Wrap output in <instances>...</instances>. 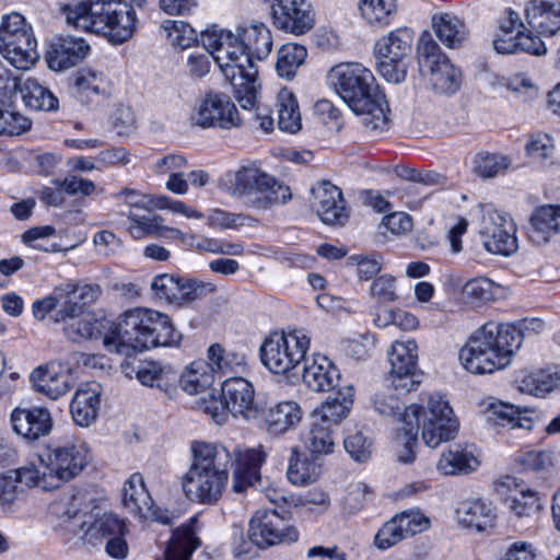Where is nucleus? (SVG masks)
<instances>
[{"label":"nucleus","mask_w":560,"mask_h":560,"mask_svg":"<svg viewBox=\"0 0 560 560\" xmlns=\"http://www.w3.org/2000/svg\"><path fill=\"white\" fill-rule=\"evenodd\" d=\"M192 459L182 477V489L191 502L214 505L226 488L230 469H233L232 490L243 493L260 482V468L266 459L261 447L232 450L222 444L195 441Z\"/></svg>","instance_id":"1"},{"label":"nucleus","mask_w":560,"mask_h":560,"mask_svg":"<svg viewBox=\"0 0 560 560\" xmlns=\"http://www.w3.org/2000/svg\"><path fill=\"white\" fill-rule=\"evenodd\" d=\"M69 25L102 35L113 45L128 42L136 32L137 13L125 0H84L60 8Z\"/></svg>","instance_id":"2"},{"label":"nucleus","mask_w":560,"mask_h":560,"mask_svg":"<svg viewBox=\"0 0 560 560\" xmlns=\"http://www.w3.org/2000/svg\"><path fill=\"white\" fill-rule=\"evenodd\" d=\"M518 348L514 325L488 322L462 347L459 360L472 374L492 373L508 366Z\"/></svg>","instance_id":"3"},{"label":"nucleus","mask_w":560,"mask_h":560,"mask_svg":"<svg viewBox=\"0 0 560 560\" xmlns=\"http://www.w3.org/2000/svg\"><path fill=\"white\" fill-rule=\"evenodd\" d=\"M420 427L424 443L435 448L455 438L459 423L447 399L441 394H432L425 406L410 405L405 410L401 429L412 439Z\"/></svg>","instance_id":"4"},{"label":"nucleus","mask_w":560,"mask_h":560,"mask_svg":"<svg viewBox=\"0 0 560 560\" xmlns=\"http://www.w3.org/2000/svg\"><path fill=\"white\" fill-rule=\"evenodd\" d=\"M329 88L347 105H388L385 91L373 73L358 62L334 66L327 74Z\"/></svg>","instance_id":"5"},{"label":"nucleus","mask_w":560,"mask_h":560,"mask_svg":"<svg viewBox=\"0 0 560 560\" xmlns=\"http://www.w3.org/2000/svg\"><path fill=\"white\" fill-rule=\"evenodd\" d=\"M88 464V448L77 440L51 445L39 457V488L54 490L75 478Z\"/></svg>","instance_id":"6"},{"label":"nucleus","mask_w":560,"mask_h":560,"mask_svg":"<svg viewBox=\"0 0 560 560\" xmlns=\"http://www.w3.org/2000/svg\"><path fill=\"white\" fill-rule=\"evenodd\" d=\"M233 195L245 206L265 210L291 199L288 186L255 166H243L233 175Z\"/></svg>","instance_id":"7"},{"label":"nucleus","mask_w":560,"mask_h":560,"mask_svg":"<svg viewBox=\"0 0 560 560\" xmlns=\"http://www.w3.org/2000/svg\"><path fill=\"white\" fill-rule=\"evenodd\" d=\"M311 338L303 329L273 331L260 346L262 364L275 374H285L305 360Z\"/></svg>","instance_id":"8"},{"label":"nucleus","mask_w":560,"mask_h":560,"mask_svg":"<svg viewBox=\"0 0 560 560\" xmlns=\"http://www.w3.org/2000/svg\"><path fill=\"white\" fill-rule=\"evenodd\" d=\"M412 42V31L398 27L375 43L376 69L387 82L399 84L405 81L411 60Z\"/></svg>","instance_id":"9"},{"label":"nucleus","mask_w":560,"mask_h":560,"mask_svg":"<svg viewBox=\"0 0 560 560\" xmlns=\"http://www.w3.org/2000/svg\"><path fill=\"white\" fill-rule=\"evenodd\" d=\"M32 27L20 13L3 18L0 25V52L16 69L26 70L39 58Z\"/></svg>","instance_id":"10"},{"label":"nucleus","mask_w":560,"mask_h":560,"mask_svg":"<svg viewBox=\"0 0 560 560\" xmlns=\"http://www.w3.org/2000/svg\"><path fill=\"white\" fill-rule=\"evenodd\" d=\"M479 234L487 252L501 256H511L518 248L516 226L513 220L490 205L482 206Z\"/></svg>","instance_id":"11"},{"label":"nucleus","mask_w":560,"mask_h":560,"mask_svg":"<svg viewBox=\"0 0 560 560\" xmlns=\"http://www.w3.org/2000/svg\"><path fill=\"white\" fill-rule=\"evenodd\" d=\"M248 535L255 546L262 549L299 539V530L285 518V513L269 509L256 511L249 523Z\"/></svg>","instance_id":"12"},{"label":"nucleus","mask_w":560,"mask_h":560,"mask_svg":"<svg viewBox=\"0 0 560 560\" xmlns=\"http://www.w3.org/2000/svg\"><path fill=\"white\" fill-rule=\"evenodd\" d=\"M240 32V30H237ZM200 38L206 50L218 63L226 78L235 79V70L244 61V46L240 33L237 35L217 26H211L200 33Z\"/></svg>","instance_id":"13"},{"label":"nucleus","mask_w":560,"mask_h":560,"mask_svg":"<svg viewBox=\"0 0 560 560\" xmlns=\"http://www.w3.org/2000/svg\"><path fill=\"white\" fill-rule=\"evenodd\" d=\"M392 384L397 392L413 390L420 381L417 378L418 347L415 340L395 341L388 353Z\"/></svg>","instance_id":"14"},{"label":"nucleus","mask_w":560,"mask_h":560,"mask_svg":"<svg viewBox=\"0 0 560 560\" xmlns=\"http://www.w3.org/2000/svg\"><path fill=\"white\" fill-rule=\"evenodd\" d=\"M429 520L418 511H405L385 522L374 536L376 549L385 551L401 540L423 532Z\"/></svg>","instance_id":"15"},{"label":"nucleus","mask_w":560,"mask_h":560,"mask_svg":"<svg viewBox=\"0 0 560 560\" xmlns=\"http://www.w3.org/2000/svg\"><path fill=\"white\" fill-rule=\"evenodd\" d=\"M103 346L108 352L122 355L126 359L145 350V343L136 331L127 312L108 324L104 331Z\"/></svg>","instance_id":"16"},{"label":"nucleus","mask_w":560,"mask_h":560,"mask_svg":"<svg viewBox=\"0 0 560 560\" xmlns=\"http://www.w3.org/2000/svg\"><path fill=\"white\" fill-rule=\"evenodd\" d=\"M10 422L13 432L27 442H35L48 435L54 427L50 411L45 407H16L12 410Z\"/></svg>","instance_id":"17"},{"label":"nucleus","mask_w":560,"mask_h":560,"mask_svg":"<svg viewBox=\"0 0 560 560\" xmlns=\"http://www.w3.org/2000/svg\"><path fill=\"white\" fill-rule=\"evenodd\" d=\"M312 207L323 223L343 225L349 213L341 190L329 182H320L312 188Z\"/></svg>","instance_id":"18"},{"label":"nucleus","mask_w":560,"mask_h":560,"mask_svg":"<svg viewBox=\"0 0 560 560\" xmlns=\"http://www.w3.org/2000/svg\"><path fill=\"white\" fill-rule=\"evenodd\" d=\"M221 396L229 412L245 419L257 417L258 408L255 402V390L249 381L242 376H230L221 384Z\"/></svg>","instance_id":"19"},{"label":"nucleus","mask_w":560,"mask_h":560,"mask_svg":"<svg viewBox=\"0 0 560 560\" xmlns=\"http://www.w3.org/2000/svg\"><path fill=\"white\" fill-rule=\"evenodd\" d=\"M89 51L90 46L85 39L59 36L50 42L45 59L50 70L65 71L81 62Z\"/></svg>","instance_id":"20"},{"label":"nucleus","mask_w":560,"mask_h":560,"mask_svg":"<svg viewBox=\"0 0 560 560\" xmlns=\"http://www.w3.org/2000/svg\"><path fill=\"white\" fill-rule=\"evenodd\" d=\"M275 24L300 35L313 26L311 3L307 0H276L271 7Z\"/></svg>","instance_id":"21"},{"label":"nucleus","mask_w":560,"mask_h":560,"mask_svg":"<svg viewBox=\"0 0 560 560\" xmlns=\"http://www.w3.org/2000/svg\"><path fill=\"white\" fill-rule=\"evenodd\" d=\"M38 478L33 463L0 474V505L11 506L24 494L25 489L39 488Z\"/></svg>","instance_id":"22"},{"label":"nucleus","mask_w":560,"mask_h":560,"mask_svg":"<svg viewBox=\"0 0 560 560\" xmlns=\"http://www.w3.org/2000/svg\"><path fill=\"white\" fill-rule=\"evenodd\" d=\"M303 382L313 392H328L337 386L340 373L334 362L326 355L314 353L305 358Z\"/></svg>","instance_id":"23"},{"label":"nucleus","mask_w":560,"mask_h":560,"mask_svg":"<svg viewBox=\"0 0 560 560\" xmlns=\"http://www.w3.org/2000/svg\"><path fill=\"white\" fill-rule=\"evenodd\" d=\"M530 32L540 36H552L560 30V1L532 0L525 9Z\"/></svg>","instance_id":"24"},{"label":"nucleus","mask_w":560,"mask_h":560,"mask_svg":"<svg viewBox=\"0 0 560 560\" xmlns=\"http://www.w3.org/2000/svg\"><path fill=\"white\" fill-rule=\"evenodd\" d=\"M102 387L96 382L81 385L70 402V413L80 427H89L96 421L101 406Z\"/></svg>","instance_id":"25"},{"label":"nucleus","mask_w":560,"mask_h":560,"mask_svg":"<svg viewBox=\"0 0 560 560\" xmlns=\"http://www.w3.org/2000/svg\"><path fill=\"white\" fill-rule=\"evenodd\" d=\"M480 460L474 444H455L436 464V469L443 475L469 474L478 468Z\"/></svg>","instance_id":"26"},{"label":"nucleus","mask_w":560,"mask_h":560,"mask_svg":"<svg viewBox=\"0 0 560 560\" xmlns=\"http://www.w3.org/2000/svg\"><path fill=\"white\" fill-rule=\"evenodd\" d=\"M458 524L476 532H486L494 527L495 514L490 503L480 499H469L456 509Z\"/></svg>","instance_id":"27"},{"label":"nucleus","mask_w":560,"mask_h":560,"mask_svg":"<svg viewBox=\"0 0 560 560\" xmlns=\"http://www.w3.org/2000/svg\"><path fill=\"white\" fill-rule=\"evenodd\" d=\"M510 494L505 499L509 510L517 517H530L541 509L538 493L514 477H506L502 482Z\"/></svg>","instance_id":"28"},{"label":"nucleus","mask_w":560,"mask_h":560,"mask_svg":"<svg viewBox=\"0 0 560 560\" xmlns=\"http://www.w3.org/2000/svg\"><path fill=\"white\" fill-rule=\"evenodd\" d=\"M242 45L244 46V61L253 69L254 60H264L272 48L270 31L262 23L253 24L240 30Z\"/></svg>","instance_id":"29"},{"label":"nucleus","mask_w":560,"mask_h":560,"mask_svg":"<svg viewBox=\"0 0 560 560\" xmlns=\"http://www.w3.org/2000/svg\"><path fill=\"white\" fill-rule=\"evenodd\" d=\"M207 364L214 377H230L243 374L247 370L245 354L225 349L220 343H212L207 350Z\"/></svg>","instance_id":"30"},{"label":"nucleus","mask_w":560,"mask_h":560,"mask_svg":"<svg viewBox=\"0 0 560 560\" xmlns=\"http://www.w3.org/2000/svg\"><path fill=\"white\" fill-rule=\"evenodd\" d=\"M33 388L48 398L56 400L71 388L70 376L58 371L54 365H40L30 375Z\"/></svg>","instance_id":"31"},{"label":"nucleus","mask_w":560,"mask_h":560,"mask_svg":"<svg viewBox=\"0 0 560 560\" xmlns=\"http://www.w3.org/2000/svg\"><path fill=\"white\" fill-rule=\"evenodd\" d=\"M353 404L352 386H345L337 390L335 396H329L326 401L313 413V419L336 428L345 419Z\"/></svg>","instance_id":"32"},{"label":"nucleus","mask_w":560,"mask_h":560,"mask_svg":"<svg viewBox=\"0 0 560 560\" xmlns=\"http://www.w3.org/2000/svg\"><path fill=\"white\" fill-rule=\"evenodd\" d=\"M190 120L201 128L231 129L241 126L243 118L237 107H192Z\"/></svg>","instance_id":"33"},{"label":"nucleus","mask_w":560,"mask_h":560,"mask_svg":"<svg viewBox=\"0 0 560 560\" xmlns=\"http://www.w3.org/2000/svg\"><path fill=\"white\" fill-rule=\"evenodd\" d=\"M432 27L439 39L447 48H459L468 39L466 24L452 13H435L432 16Z\"/></svg>","instance_id":"34"},{"label":"nucleus","mask_w":560,"mask_h":560,"mask_svg":"<svg viewBox=\"0 0 560 560\" xmlns=\"http://www.w3.org/2000/svg\"><path fill=\"white\" fill-rule=\"evenodd\" d=\"M302 419V410L294 401H282L265 413V429L271 435H280L293 429Z\"/></svg>","instance_id":"35"},{"label":"nucleus","mask_w":560,"mask_h":560,"mask_svg":"<svg viewBox=\"0 0 560 560\" xmlns=\"http://www.w3.org/2000/svg\"><path fill=\"white\" fill-rule=\"evenodd\" d=\"M493 48L498 54L503 55L525 51L541 56L547 52L546 44L539 36L524 32H517L516 35H513L512 31H506L502 37L494 39Z\"/></svg>","instance_id":"36"},{"label":"nucleus","mask_w":560,"mask_h":560,"mask_svg":"<svg viewBox=\"0 0 560 560\" xmlns=\"http://www.w3.org/2000/svg\"><path fill=\"white\" fill-rule=\"evenodd\" d=\"M150 330L147 334L145 349L154 347L177 346L180 340V334L173 326L166 314L150 310L149 314Z\"/></svg>","instance_id":"37"},{"label":"nucleus","mask_w":560,"mask_h":560,"mask_svg":"<svg viewBox=\"0 0 560 560\" xmlns=\"http://www.w3.org/2000/svg\"><path fill=\"white\" fill-rule=\"evenodd\" d=\"M121 534H127L125 522L113 513H105L92 523H88L84 536H81V538L85 542L96 546Z\"/></svg>","instance_id":"38"},{"label":"nucleus","mask_w":560,"mask_h":560,"mask_svg":"<svg viewBox=\"0 0 560 560\" xmlns=\"http://www.w3.org/2000/svg\"><path fill=\"white\" fill-rule=\"evenodd\" d=\"M195 523L196 518L194 517L190 520V524L174 530L165 550L166 560H191L194 551L200 546V539L192 527Z\"/></svg>","instance_id":"39"},{"label":"nucleus","mask_w":560,"mask_h":560,"mask_svg":"<svg viewBox=\"0 0 560 560\" xmlns=\"http://www.w3.org/2000/svg\"><path fill=\"white\" fill-rule=\"evenodd\" d=\"M529 411H521L518 407L502 401L491 402L487 408V418L495 425L510 429H533V419L527 416Z\"/></svg>","instance_id":"40"},{"label":"nucleus","mask_w":560,"mask_h":560,"mask_svg":"<svg viewBox=\"0 0 560 560\" xmlns=\"http://www.w3.org/2000/svg\"><path fill=\"white\" fill-rule=\"evenodd\" d=\"M126 376L135 377L144 386H156L161 389L167 390L165 387L168 384L170 371L161 366V364L149 361V362H129L126 359L125 363L121 364Z\"/></svg>","instance_id":"41"},{"label":"nucleus","mask_w":560,"mask_h":560,"mask_svg":"<svg viewBox=\"0 0 560 560\" xmlns=\"http://www.w3.org/2000/svg\"><path fill=\"white\" fill-rule=\"evenodd\" d=\"M526 155L544 170L557 164L555 139L546 132H533L524 147Z\"/></svg>","instance_id":"42"},{"label":"nucleus","mask_w":560,"mask_h":560,"mask_svg":"<svg viewBox=\"0 0 560 560\" xmlns=\"http://www.w3.org/2000/svg\"><path fill=\"white\" fill-rule=\"evenodd\" d=\"M322 474L320 464L302 455L296 447L292 448L287 476L295 486L315 482Z\"/></svg>","instance_id":"43"},{"label":"nucleus","mask_w":560,"mask_h":560,"mask_svg":"<svg viewBox=\"0 0 560 560\" xmlns=\"http://www.w3.org/2000/svg\"><path fill=\"white\" fill-rule=\"evenodd\" d=\"M560 232V207L545 206L532 217L529 236L536 242H547L553 233Z\"/></svg>","instance_id":"44"},{"label":"nucleus","mask_w":560,"mask_h":560,"mask_svg":"<svg viewBox=\"0 0 560 560\" xmlns=\"http://www.w3.org/2000/svg\"><path fill=\"white\" fill-rule=\"evenodd\" d=\"M152 502L150 493L144 487L143 478L133 474L124 485L122 503L132 514L140 515L149 512V504Z\"/></svg>","instance_id":"45"},{"label":"nucleus","mask_w":560,"mask_h":560,"mask_svg":"<svg viewBox=\"0 0 560 560\" xmlns=\"http://www.w3.org/2000/svg\"><path fill=\"white\" fill-rule=\"evenodd\" d=\"M50 514L55 517V528L65 530L72 535L84 536L88 526L85 515L78 509L69 506L65 502H55L49 508Z\"/></svg>","instance_id":"46"},{"label":"nucleus","mask_w":560,"mask_h":560,"mask_svg":"<svg viewBox=\"0 0 560 560\" xmlns=\"http://www.w3.org/2000/svg\"><path fill=\"white\" fill-rule=\"evenodd\" d=\"M257 71L241 65L235 70V79L231 75L228 78L234 90V96L237 102L255 105L258 101V83L256 80Z\"/></svg>","instance_id":"47"},{"label":"nucleus","mask_w":560,"mask_h":560,"mask_svg":"<svg viewBox=\"0 0 560 560\" xmlns=\"http://www.w3.org/2000/svg\"><path fill=\"white\" fill-rule=\"evenodd\" d=\"M425 72L430 74V82L436 93L451 95L459 90L462 73L451 63L450 59L442 61Z\"/></svg>","instance_id":"48"},{"label":"nucleus","mask_w":560,"mask_h":560,"mask_svg":"<svg viewBox=\"0 0 560 560\" xmlns=\"http://www.w3.org/2000/svg\"><path fill=\"white\" fill-rule=\"evenodd\" d=\"M214 378V374L207 362L197 360L186 368L185 372L180 375L179 383L186 393L195 395L210 387Z\"/></svg>","instance_id":"49"},{"label":"nucleus","mask_w":560,"mask_h":560,"mask_svg":"<svg viewBox=\"0 0 560 560\" xmlns=\"http://www.w3.org/2000/svg\"><path fill=\"white\" fill-rule=\"evenodd\" d=\"M511 165V158L500 153L480 152L471 161L472 173L482 179H490L504 174Z\"/></svg>","instance_id":"50"},{"label":"nucleus","mask_w":560,"mask_h":560,"mask_svg":"<svg viewBox=\"0 0 560 560\" xmlns=\"http://www.w3.org/2000/svg\"><path fill=\"white\" fill-rule=\"evenodd\" d=\"M358 8L368 24L383 27L390 23L396 12V0H359Z\"/></svg>","instance_id":"51"},{"label":"nucleus","mask_w":560,"mask_h":560,"mask_svg":"<svg viewBox=\"0 0 560 560\" xmlns=\"http://www.w3.org/2000/svg\"><path fill=\"white\" fill-rule=\"evenodd\" d=\"M304 446L314 456L329 455L334 452V428L313 419L310 431L303 436Z\"/></svg>","instance_id":"52"},{"label":"nucleus","mask_w":560,"mask_h":560,"mask_svg":"<svg viewBox=\"0 0 560 560\" xmlns=\"http://www.w3.org/2000/svg\"><path fill=\"white\" fill-rule=\"evenodd\" d=\"M107 326L97 319L92 313H86L82 317L68 322L65 326V334L67 338L74 342L82 340L98 338L103 329L106 330Z\"/></svg>","instance_id":"53"},{"label":"nucleus","mask_w":560,"mask_h":560,"mask_svg":"<svg viewBox=\"0 0 560 560\" xmlns=\"http://www.w3.org/2000/svg\"><path fill=\"white\" fill-rule=\"evenodd\" d=\"M307 57L305 47L288 43L278 51L277 72L280 77L291 79L294 77L299 67H301Z\"/></svg>","instance_id":"54"},{"label":"nucleus","mask_w":560,"mask_h":560,"mask_svg":"<svg viewBox=\"0 0 560 560\" xmlns=\"http://www.w3.org/2000/svg\"><path fill=\"white\" fill-rule=\"evenodd\" d=\"M127 217L130 220L128 231L136 240L142 238L144 235H162L164 231H172L176 235H182L179 230L163 226V220L160 215H138L130 211Z\"/></svg>","instance_id":"55"},{"label":"nucleus","mask_w":560,"mask_h":560,"mask_svg":"<svg viewBox=\"0 0 560 560\" xmlns=\"http://www.w3.org/2000/svg\"><path fill=\"white\" fill-rule=\"evenodd\" d=\"M498 287L485 277L467 281L463 288V299L468 304H479L493 299Z\"/></svg>","instance_id":"56"},{"label":"nucleus","mask_w":560,"mask_h":560,"mask_svg":"<svg viewBox=\"0 0 560 560\" xmlns=\"http://www.w3.org/2000/svg\"><path fill=\"white\" fill-rule=\"evenodd\" d=\"M418 63L420 70L425 72L432 67L441 63L448 58L442 54L438 43L431 37L430 34H423L417 45Z\"/></svg>","instance_id":"57"},{"label":"nucleus","mask_w":560,"mask_h":560,"mask_svg":"<svg viewBox=\"0 0 560 560\" xmlns=\"http://www.w3.org/2000/svg\"><path fill=\"white\" fill-rule=\"evenodd\" d=\"M359 122L372 130H386L390 124L389 107H349Z\"/></svg>","instance_id":"58"},{"label":"nucleus","mask_w":560,"mask_h":560,"mask_svg":"<svg viewBox=\"0 0 560 560\" xmlns=\"http://www.w3.org/2000/svg\"><path fill=\"white\" fill-rule=\"evenodd\" d=\"M19 91L24 105H57L58 98L35 79L25 80Z\"/></svg>","instance_id":"59"},{"label":"nucleus","mask_w":560,"mask_h":560,"mask_svg":"<svg viewBox=\"0 0 560 560\" xmlns=\"http://www.w3.org/2000/svg\"><path fill=\"white\" fill-rule=\"evenodd\" d=\"M369 295L378 304H387L397 301L399 294L396 278L387 273L374 278L369 289Z\"/></svg>","instance_id":"60"},{"label":"nucleus","mask_w":560,"mask_h":560,"mask_svg":"<svg viewBox=\"0 0 560 560\" xmlns=\"http://www.w3.org/2000/svg\"><path fill=\"white\" fill-rule=\"evenodd\" d=\"M11 108L0 107V136H18L30 130L32 126L28 117Z\"/></svg>","instance_id":"61"},{"label":"nucleus","mask_w":560,"mask_h":560,"mask_svg":"<svg viewBox=\"0 0 560 560\" xmlns=\"http://www.w3.org/2000/svg\"><path fill=\"white\" fill-rule=\"evenodd\" d=\"M164 28L172 45L182 49L192 46L198 40L197 32L186 22L165 21Z\"/></svg>","instance_id":"62"},{"label":"nucleus","mask_w":560,"mask_h":560,"mask_svg":"<svg viewBox=\"0 0 560 560\" xmlns=\"http://www.w3.org/2000/svg\"><path fill=\"white\" fill-rule=\"evenodd\" d=\"M214 291L215 285L211 282L198 281L195 279H183L178 306L190 304L197 300L208 296Z\"/></svg>","instance_id":"63"},{"label":"nucleus","mask_w":560,"mask_h":560,"mask_svg":"<svg viewBox=\"0 0 560 560\" xmlns=\"http://www.w3.org/2000/svg\"><path fill=\"white\" fill-rule=\"evenodd\" d=\"M348 262L357 268L360 280H371L382 270V257L375 254L352 255Z\"/></svg>","instance_id":"64"}]
</instances>
